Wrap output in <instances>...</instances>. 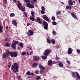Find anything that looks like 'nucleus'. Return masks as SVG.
<instances>
[{
    "label": "nucleus",
    "mask_w": 80,
    "mask_h": 80,
    "mask_svg": "<svg viewBox=\"0 0 80 80\" xmlns=\"http://www.w3.org/2000/svg\"><path fill=\"white\" fill-rule=\"evenodd\" d=\"M24 15H25V17H27V13H24Z\"/></svg>",
    "instance_id": "obj_54"
},
{
    "label": "nucleus",
    "mask_w": 80,
    "mask_h": 80,
    "mask_svg": "<svg viewBox=\"0 0 80 80\" xmlns=\"http://www.w3.org/2000/svg\"><path fill=\"white\" fill-rule=\"evenodd\" d=\"M31 15L32 17H35V12L34 11H32L31 12Z\"/></svg>",
    "instance_id": "obj_14"
},
{
    "label": "nucleus",
    "mask_w": 80,
    "mask_h": 80,
    "mask_svg": "<svg viewBox=\"0 0 80 80\" xmlns=\"http://www.w3.org/2000/svg\"><path fill=\"white\" fill-rule=\"evenodd\" d=\"M41 8L42 10H45V7L43 6H42L41 7Z\"/></svg>",
    "instance_id": "obj_38"
},
{
    "label": "nucleus",
    "mask_w": 80,
    "mask_h": 80,
    "mask_svg": "<svg viewBox=\"0 0 80 80\" xmlns=\"http://www.w3.org/2000/svg\"><path fill=\"white\" fill-rule=\"evenodd\" d=\"M34 33V32L31 30H30L29 32L28 33V37L30 36V35H33Z\"/></svg>",
    "instance_id": "obj_7"
},
{
    "label": "nucleus",
    "mask_w": 80,
    "mask_h": 80,
    "mask_svg": "<svg viewBox=\"0 0 80 80\" xmlns=\"http://www.w3.org/2000/svg\"><path fill=\"white\" fill-rule=\"evenodd\" d=\"M27 26H29V25H31V24L30 23H27Z\"/></svg>",
    "instance_id": "obj_55"
},
{
    "label": "nucleus",
    "mask_w": 80,
    "mask_h": 80,
    "mask_svg": "<svg viewBox=\"0 0 80 80\" xmlns=\"http://www.w3.org/2000/svg\"><path fill=\"white\" fill-rule=\"evenodd\" d=\"M11 46L14 49H16V44L15 43H12Z\"/></svg>",
    "instance_id": "obj_16"
},
{
    "label": "nucleus",
    "mask_w": 80,
    "mask_h": 80,
    "mask_svg": "<svg viewBox=\"0 0 80 80\" xmlns=\"http://www.w3.org/2000/svg\"><path fill=\"white\" fill-rule=\"evenodd\" d=\"M77 52L78 53H80V50L79 49H77Z\"/></svg>",
    "instance_id": "obj_46"
},
{
    "label": "nucleus",
    "mask_w": 80,
    "mask_h": 80,
    "mask_svg": "<svg viewBox=\"0 0 80 80\" xmlns=\"http://www.w3.org/2000/svg\"><path fill=\"white\" fill-rule=\"evenodd\" d=\"M47 42L48 43H51V42L50 41V40L48 39H47Z\"/></svg>",
    "instance_id": "obj_34"
},
{
    "label": "nucleus",
    "mask_w": 80,
    "mask_h": 80,
    "mask_svg": "<svg viewBox=\"0 0 80 80\" xmlns=\"http://www.w3.org/2000/svg\"><path fill=\"white\" fill-rule=\"evenodd\" d=\"M33 51H31L29 53V55H32L33 54Z\"/></svg>",
    "instance_id": "obj_48"
},
{
    "label": "nucleus",
    "mask_w": 80,
    "mask_h": 80,
    "mask_svg": "<svg viewBox=\"0 0 80 80\" xmlns=\"http://www.w3.org/2000/svg\"><path fill=\"white\" fill-rule=\"evenodd\" d=\"M24 2L26 3H28L26 5V7H28L30 8H34V5H33L29 3L30 2V0H24Z\"/></svg>",
    "instance_id": "obj_2"
},
{
    "label": "nucleus",
    "mask_w": 80,
    "mask_h": 80,
    "mask_svg": "<svg viewBox=\"0 0 80 80\" xmlns=\"http://www.w3.org/2000/svg\"><path fill=\"white\" fill-rule=\"evenodd\" d=\"M76 73L77 78H78V79L80 80V75H79V74H78V73L77 72H76Z\"/></svg>",
    "instance_id": "obj_17"
},
{
    "label": "nucleus",
    "mask_w": 80,
    "mask_h": 80,
    "mask_svg": "<svg viewBox=\"0 0 80 80\" xmlns=\"http://www.w3.org/2000/svg\"><path fill=\"white\" fill-rule=\"evenodd\" d=\"M33 2H37V0H32Z\"/></svg>",
    "instance_id": "obj_59"
},
{
    "label": "nucleus",
    "mask_w": 80,
    "mask_h": 80,
    "mask_svg": "<svg viewBox=\"0 0 80 80\" xmlns=\"http://www.w3.org/2000/svg\"><path fill=\"white\" fill-rule=\"evenodd\" d=\"M68 53V54H71V53H72V48H69Z\"/></svg>",
    "instance_id": "obj_12"
},
{
    "label": "nucleus",
    "mask_w": 80,
    "mask_h": 80,
    "mask_svg": "<svg viewBox=\"0 0 80 80\" xmlns=\"http://www.w3.org/2000/svg\"><path fill=\"white\" fill-rule=\"evenodd\" d=\"M17 7H18L19 9L22 10V12H25V8L24 7L22 6L21 3L19 2L17 4Z\"/></svg>",
    "instance_id": "obj_3"
},
{
    "label": "nucleus",
    "mask_w": 80,
    "mask_h": 80,
    "mask_svg": "<svg viewBox=\"0 0 80 80\" xmlns=\"http://www.w3.org/2000/svg\"><path fill=\"white\" fill-rule=\"evenodd\" d=\"M11 56L12 57H16L17 56V52H11Z\"/></svg>",
    "instance_id": "obj_6"
},
{
    "label": "nucleus",
    "mask_w": 80,
    "mask_h": 80,
    "mask_svg": "<svg viewBox=\"0 0 80 80\" xmlns=\"http://www.w3.org/2000/svg\"><path fill=\"white\" fill-rule=\"evenodd\" d=\"M52 24L53 25H57V22L55 21H53L52 22Z\"/></svg>",
    "instance_id": "obj_33"
},
{
    "label": "nucleus",
    "mask_w": 80,
    "mask_h": 80,
    "mask_svg": "<svg viewBox=\"0 0 80 80\" xmlns=\"http://www.w3.org/2000/svg\"><path fill=\"white\" fill-rule=\"evenodd\" d=\"M43 70L41 69L40 71V73L41 74H43Z\"/></svg>",
    "instance_id": "obj_37"
},
{
    "label": "nucleus",
    "mask_w": 80,
    "mask_h": 80,
    "mask_svg": "<svg viewBox=\"0 0 80 80\" xmlns=\"http://www.w3.org/2000/svg\"><path fill=\"white\" fill-rule=\"evenodd\" d=\"M30 74L31 75H32V76L34 75V73H33V72L30 73Z\"/></svg>",
    "instance_id": "obj_49"
},
{
    "label": "nucleus",
    "mask_w": 80,
    "mask_h": 80,
    "mask_svg": "<svg viewBox=\"0 0 80 80\" xmlns=\"http://www.w3.org/2000/svg\"><path fill=\"white\" fill-rule=\"evenodd\" d=\"M13 0V2H14V3H15V2H16L17 0Z\"/></svg>",
    "instance_id": "obj_61"
},
{
    "label": "nucleus",
    "mask_w": 80,
    "mask_h": 80,
    "mask_svg": "<svg viewBox=\"0 0 80 80\" xmlns=\"http://www.w3.org/2000/svg\"><path fill=\"white\" fill-rule=\"evenodd\" d=\"M27 48H30V46H27Z\"/></svg>",
    "instance_id": "obj_57"
},
{
    "label": "nucleus",
    "mask_w": 80,
    "mask_h": 80,
    "mask_svg": "<svg viewBox=\"0 0 80 80\" xmlns=\"http://www.w3.org/2000/svg\"><path fill=\"white\" fill-rule=\"evenodd\" d=\"M22 48H19V47H18V50H20L21 49H22Z\"/></svg>",
    "instance_id": "obj_60"
},
{
    "label": "nucleus",
    "mask_w": 80,
    "mask_h": 80,
    "mask_svg": "<svg viewBox=\"0 0 80 80\" xmlns=\"http://www.w3.org/2000/svg\"><path fill=\"white\" fill-rule=\"evenodd\" d=\"M35 73H36V74H38V70L36 71Z\"/></svg>",
    "instance_id": "obj_51"
},
{
    "label": "nucleus",
    "mask_w": 80,
    "mask_h": 80,
    "mask_svg": "<svg viewBox=\"0 0 80 80\" xmlns=\"http://www.w3.org/2000/svg\"><path fill=\"white\" fill-rule=\"evenodd\" d=\"M6 40H8V41H10V38H9V39H8Z\"/></svg>",
    "instance_id": "obj_58"
},
{
    "label": "nucleus",
    "mask_w": 80,
    "mask_h": 80,
    "mask_svg": "<svg viewBox=\"0 0 80 80\" xmlns=\"http://www.w3.org/2000/svg\"><path fill=\"white\" fill-rule=\"evenodd\" d=\"M33 67L34 68H35V67H36L37 65H38V64L37 63H34L32 65Z\"/></svg>",
    "instance_id": "obj_22"
},
{
    "label": "nucleus",
    "mask_w": 80,
    "mask_h": 80,
    "mask_svg": "<svg viewBox=\"0 0 80 80\" xmlns=\"http://www.w3.org/2000/svg\"><path fill=\"white\" fill-rule=\"evenodd\" d=\"M58 65L59 67H61L62 68L63 67V63H62V62H59Z\"/></svg>",
    "instance_id": "obj_19"
},
{
    "label": "nucleus",
    "mask_w": 80,
    "mask_h": 80,
    "mask_svg": "<svg viewBox=\"0 0 80 80\" xmlns=\"http://www.w3.org/2000/svg\"><path fill=\"white\" fill-rule=\"evenodd\" d=\"M75 73H76L74 72H73L72 73V76L73 78L75 77Z\"/></svg>",
    "instance_id": "obj_32"
},
{
    "label": "nucleus",
    "mask_w": 80,
    "mask_h": 80,
    "mask_svg": "<svg viewBox=\"0 0 80 80\" xmlns=\"http://www.w3.org/2000/svg\"><path fill=\"white\" fill-rule=\"evenodd\" d=\"M60 13H61V12L59 11H57L56 14L57 15H59V14H60Z\"/></svg>",
    "instance_id": "obj_29"
},
{
    "label": "nucleus",
    "mask_w": 80,
    "mask_h": 80,
    "mask_svg": "<svg viewBox=\"0 0 80 80\" xmlns=\"http://www.w3.org/2000/svg\"><path fill=\"white\" fill-rule=\"evenodd\" d=\"M6 45L7 47H9V46H10V45H9V43H8V42L6 43Z\"/></svg>",
    "instance_id": "obj_44"
},
{
    "label": "nucleus",
    "mask_w": 80,
    "mask_h": 80,
    "mask_svg": "<svg viewBox=\"0 0 80 80\" xmlns=\"http://www.w3.org/2000/svg\"><path fill=\"white\" fill-rule=\"evenodd\" d=\"M51 42L52 44H55V41L54 39H52L51 40Z\"/></svg>",
    "instance_id": "obj_26"
},
{
    "label": "nucleus",
    "mask_w": 80,
    "mask_h": 80,
    "mask_svg": "<svg viewBox=\"0 0 80 80\" xmlns=\"http://www.w3.org/2000/svg\"><path fill=\"white\" fill-rule=\"evenodd\" d=\"M22 55H26V52H23L22 53Z\"/></svg>",
    "instance_id": "obj_39"
},
{
    "label": "nucleus",
    "mask_w": 80,
    "mask_h": 80,
    "mask_svg": "<svg viewBox=\"0 0 80 80\" xmlns=\"http://www.w3.org/2000/svg\"><path fill=\"white\" fill-rule=\"evenodd\" d=\"M37 19L38 20V23H40V24L42 23V22H40V20H41V19L39 17L37 18Z\"/></svg>",
    "instance_id": "obj_21"
},
{
    "label": "nucleus",
    "mask_w": 80,
    "mask_h": 80,
    "mask_svg": "<svg viewBox=\"0 0 80 80\" xmlns=\"http://www.w3.org/2000/svg\"><path fill=\"white\" fill-rule=\"evenodd\" d=\"M68 3L69 5H72L73 4V1L72 0H69L68 1Z\"/></svg>",
    "instance_id": "obj_15"
},
{
    "label": "nucleus",
    "mask_w": 80,
    "mask_h": 80,
    "mask_svg": "<svg viewBox=\"0 0 80 80\" xmlns=\"http://www.w3.org/2000/svg\"><path fill=\"white\" fill-rule=\"evenodd\" d=\"M26 75H30V71H28L27 73H26Z\"/></svg>",
    "instance_id": "obj_36"
},
{
    "label": "nucleus",
    "mask_w": 80,
    "mask_h": 80,
    "mask_svg": "<svg viewBox=\"0 0 80 80\" xmlns=\"http://www.w3.org/2000/svg\"><path fill=\"white\" fill-rule=\"evenodd\" d=\"M29 19L30 20H32V21L33 22H34V21H35V19H34V18L32 16L30 17Z\"/></svg>",
    "instance_id": "obj_23"
},
{
    "label": "nucleus",
    "mask_w": 80,
    "mask_h": 80,
    "mask_svg": "<svg viewBox=\"0 0 80 80\" xmlns=\"http://www.w3.org/2000/svg\"><path fill=\"white\" fill-rule=\"evenodd\" d=\"M18 64L17 63H15L14 65H12L11 68V70H13L14 73H17L18 72Z\"/></svg>",
    "instance_id": "obj_1"
},
{
    "label": "nucleus",
    "mask_w": 80,
    "mask_h": 80,
    "mask_svg": "<svg viewBox=\"0 0 80 80\" xmlns=\"http://www.w3.org/2000/svg\"><path fill=\"white\" fill-rule=\"evenodd\" d=\"M42 58L43 59H44V60H45L47 59V57L45 56H42Z\"/></svg>",
    "instance_id": "obj_30"
},
{
    "label": "nucleus",
    "mask_w": 80,
    "mask_h": 80,
    "mask_svg": "<svg viewBox=\"0 0 80 80\" xmlns=\"http://www.w3.org/2000/svg\"><path fill=\"white\" fill-rule=\"evenodd\" d=\"M8 56V54L6 53H4L2 54V58H6Z\"/></svg>",
    "instance_id": "obj_11"
},
{
    "label": "nucleus",
    "mask_w": 80,
    "mask_h": 80,
    "mask_svg": "<svg viewBox=\"0 0 80 80\" xmlns=\"http://www.w3.org/2000/svg\"><path fill=\"white\" fill-rule=\"evenodd\" d=\"M17 78H20V76H18Z\"/></svg>",
    "instance_id": "obj_63"
},
{
    "label": "nucleus",
    "mask_w": 80,
    "mask_h": 80,
    "mask_svg": "<svg viewBox=\"0 0 80 80\" xmlns=\"http://www.w3.org/2000/svg\"><path fill=\"white\" fill-rule=\"evenodd\" d=\"M51 52V50L46 49L45 50L44 52L43 53V55H45V56H47V55H48V54L50 53V52Z\"/></svg>",
    "instance_id": "obj_4"
},
{
    "label": "nucleus",
    "mask_w": 80,
    "mask_h": 80,
    "mask_svg": "<svg viewBox=\"0 0 80 80\" xmlns=\"http://www.w3.org/2000/svg\"><path fill=\"white\" fill-rule=\"evenodd\" d=\"M52 63V60H49L48 61V65H51Z\"/></svg>",
    "instance_id": "obj_27"
},
{
    "label": "nucleus",
    "mask_w": 80,
    "mask_h": 80,
    "mask_svg": "<svg viewBox=\"0 0 80 80\" xmlns=\"http://www.w3.org/2000/svg\"><path fill=\"white\" fill-rule=\"evenodd\" d=\"M66 8L67 9H69V10H71V8H71V7L68 6H67Z\"/></svg>",
    "instance_id": "obj_31"
},
{
    "label": "nucleus",
    "mask_w": 80,
    "mask_h": 80,
    "mask_svg": "<svg viewBox=\"0 0 80 80\" xmlns=\"http://www.w3.org/2000/svg\"><path fill=\"white\" fill-rule=\"evenodd\" d=\"M27 55H29V54H30V53H29L28 52V51L27 52Z\"/></svg>",
    "instance_id": "obj_53"
},
{
    "label": "nucleus",
    "mask_w": 80,
    "mask_h": 80,
    "mask_svg": "<svg viewBox=\"0 0 80 80\" xmlns=\"http://www.w3.org/2000/svg\"><path fill=\"white\" fill-rule=\"evenodd\" d=\"M52 20H53V21H55V18L54 17V16H52Z\"/></svg>",
    "instance_id": "obj_40"
},
{
    "label": "nucleus",
    "mask_w": 80,
    "mask_h": 80,
    "mask_svg": "<svg viewBox=\"0 0 80 80\" xmlns=\"http://www.w3.org/2000/svg\"><path fill=\"white\" fill-rule=\"evenodd\" d=\"M3 2H5L6 3H7V0H3Z\"/></svg>",
    "instance_id": "obj_50"
},
{
    "label": "nucleus",
    "mask_w": 80,
    "mask_h": 80,
    "mask_svg": "<svg viewBox=\"0 0 80 80\" xmlns=\"http://www.w3.org/2000/svg\"><path fill=\"white\" fill-rule=\"evenodd\" d=\"M42 17L43 19H44V20H46V21H49V18H48V17H47V16L46 15H43L42 16Z\"/></svg>",
    "instance_id": "obj_9"
},
{
    "label": "nucleus",
    "mask_w": 80,
    "mask_h": 80,
    "mask_svg": "<svg viewBox=\"0 0 80 80\" xmlns=\"http://www.w3.org/2000/svg\"><path fill=\"white\" fill-rule=\"evenodd\" d=\"M6 52L7 53V54L8 55H9L10 54H11L12 53V52H10V51H9V50H7L6 51Z\"/></svg>",
    "instance_id": "obj_25"
},
{
    "label": "nucleus",
    "mask_w": 80,
    "mask_h": 80,
    "mask_svg": "<svg viewBox=\"0 0 80 80\" xmlns=\"http://www.w3.org/2000/svg\"><path fill=\"white\" fill-rule=\"evenodd\" d=\"M43 25H44V28L45 30H48V23L45 22V21H44L43 22Z\"/></svg>",
    "instance_id": "obj_5"
},
{
    "label": "nucleus",
    "mask_w": 80,
    "mask_h": 80,
    "mask_svg": "<svg viewBox=\"0 0 80 80\" xmlns=\"http://www.w3.org/2000/svg\"><path fill=\"white\" fill-rule=\"evenodd\" d=\"M19 47H20L22 48H23V43L22 42H20L19 44Z\"/></svg>",
    "instance_id": "obj_20"
},
{
    "label": "nucleus",
    "mask_w": 80,
    "mask_h": 80,
    "mask_svg": "<svg viewBox=\"0 0 80 80\" xmlns=\"http://www.w3.org/2000/svg\"><path fill=\"white\" fill-rule=\"evenodd\" d=\"M32 50V48H30V50Z\"/></svg>",
    "instance_id": "obj_62"
},
{
    "label": "nucleus",
    "mask_w": 80,
    "mask_h": 80,
    "mask_svg": "<svg viewBox=\"0 0 80 80\" xmlns=\"http://www.w3.org/2000/svg\"><path fill=\"white\" fill-rule=\"evenodd\" d=\"M33 58L34 60H35V61H38V60H40V58L39 57L37 56H34L33 57Z\"/></svg>",
    "instance_id": "obj_8"
},
{
    "label": "nucleus",
    "mask_w": 80,
    "mask_h": 80,
    "mask_svg": "<svg viewBox=\"0 0 80 80\" xmlns=\"http://www.w3.org/2000/svg\"><path fill=\"white\" fill-rule=\"evenodd\" d=\"M3 28V27L1 26H0V33H2V32H3V30H2Z\"/></svg>",
    "instance_id": "obj_24"
},
{
    "label": "nucleus",
    "mask_w": 80,
    "mask_h": 80,
    "mask_svg": "<svg viewBox=\"0 0 80 80\" xmlns=\"http://www.w3.org/2000/svg\"><path fill=\"white\" fill-rule=\"evenodd\" d=\"M15 16V14L13 13H11L10 14V17H14Z\"/></svg>",
    "instance_id": "obj_28"
},
{
    "label": "nucleus",
    "mask_w": 80,
    "mask_h": 80,
    "mask_svg": "<svg viewBox=\"0 0 80 80\" xmlns=\"http://www.w3.org/2000/svg\"><path fill=\"white\" fill-rule=\"evenodd\" d=\"M12 24H13L14 26H15V27H17V22L15 20H12Z\"/></svg>",
    "instance_id": "obj_10"
},
{
    "label": "nucleus",
    "mask_w": 80,
    "mask_h": 80,
    "mask_svg": "<svg viewBox=\"0 0 80 80\" xmlns=\"http://www.w3.org/2000/svg\"><path fill=\"white\" fill-rule=\"evenodd\" d=\"M15 43V44H17L18 43V41H15V43Z\"/></svg>",
    "instance_id": "obj_52"
},
{
    "label": "nucleus",
    "mask_w": 80,
    "mask_h": 80,
    "mask_svg": "<svg viewBox=\"0 0 80 80\" xmlns=\"http://www.w3.org/2000/svg\"><path fill=\"white\" fill-rule=\"evenodd\" d=\"M52 33L54 35H57V32H56L55 31H52Z\"/></svg>",
    "instance_id": "obj_35"
},
{
    "label": "nucleus",
    "mask_w": 80,
    "mask_h": 80,
    "mask_svg": "<svg viewBox=\"0 0 80 80\" xmlns=\"http://www.w3.org/2000/svg\"><path fill=\"white\" fill-rule=\"evenodd\" d=\"M6 29H7V28H8V26L6 27Z\"/></svg>",
    "instance_id": "obj_64"
},
{
    "label": "nucleus",
    "mask_w": 80,
    "mask_h": 80,
    "mask_svg": "<svg viewBox=\"0 0 80 80\" xmlns=\"http://www.w3.org/2000/svg\"><path fill=\"white\" fill-rule=\"evenodd\" d=\"M71 15L72 17L74 18H75L76 19H78V18L77 17V16H76V15H75V14H74V13H72L71 14Z\"/></svg>",
    "instance_id": "obj_18"
},
{
    "label": "nucleus",
    "mask_w": 80,
    "mask_h": 80,
    "mask_svg": "<svg viewBox=\"0 0 80 80\" xmlns=\"http://www.w3.org/2000/svg\"><path fill=\"white\" fill-rule=\"evenodd\" d=\"M59 62H60V61H57V62H55V61H54V63H59Z\"/></svg>",
    "instance_id": "obj_45"
},
{
    "label": "nucleus",
    "mask_w": 80,
    "mask_h": 80,
    "mask_svg": "<svg viewBox=\"0 0 80 80\" xmlns=\"http://www.w3.org/2000/svg\"><path fill=\"white\" fill-rule=\"evenodd\" d=\"M66 62L67 63H68V64H70V61L67 60L66 61Z\"/></svg>",
    "instance_id": "obj_43"
},
{
    "label": "nucleus",
    "mask_w": 80,
    "mask_h": 80,
    "mask_svg": "<svg viewBox=\"0 0 80 80\" xmlns=\"http://www.w3.org/2000/svg\"><path fill=\"white\" fill-rule=\"evenodd\" d=\"M39 67L41 70H45V67L42 66V65L39 64Z\"/></svg>",
    "instance_id": "obj_13"
},
{
    "label": "nucleus",
    "mask_w": 80,
    "mask_h": 80,
    "mask_svg": "<svg viewBox=\"0 0 80 80\" xmlns=\"http://www.w3.org/2000/svg\"><path fill=\"white\" fill-rule=\"evenodd\" d=\"M56 60H58L59 59V58L58 57H56Z\"/></svg>",
    "instance_id": "obj_56"
},
{
    "label": "nucleus",
    "mask_w": 80,
    "mask_h": 80,
    "mask_svg": "<svg viewBox=\"0 0 80 80\" xmlns=\"http://www.w3.org/2000/svg\"><path fill=\"white\" fill-rule=\"evenodd\" d=\"M40 76H38V77H37V78H36V80H39V79H40Z\"/></svg>",
    "instance_id": "obj_47"
},
{
    "label": "nucleus",
    "mask_w": 80,
    "mask_h": 80,
    "mask_svg": "<svg viewBox=\"0 0 80 80\" xmlns=\"http://www.w3.org/2000/svg\"><path fill=\"white\" fill-rule=\"evenodd\" d=\"M11 65H12V63H9L8 65V67L9 68H10V67H11Z\"/></svg>",
    "instance_id": "obj_41"
},
{
    "label": "nucleus",
    "mask_w": 80,
    "mask_h": 80,
    "mask_svg": "<svg viewBox=\"0 0 80 80\" xmlns=\"http://www.w3.org/2000/svg\"><path fill=\"white\" fill-rule=\"evenodd\" d=\"M41 12L42 14H44V13H45V12L44 11V10H42L41 11Z\"/></svg>",
    "instance_id": "obj_42"
}]
</instances>
